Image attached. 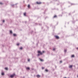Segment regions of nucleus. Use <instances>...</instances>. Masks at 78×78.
<instances>
[{"mask_svg":"<svg viewBox=\"0 0 78 78\" xmlns=\"http://www.w3.org/2000/svg\"><path fill=\"white\" fill-rule=\"evenodd\" d=\"M55 37L56 39H59V37L58 36H55Z\"/></svg>","mask_w":78,"mask_h":78,"instance_id":"nucleus-5","label":"nucleus"},{"mask_svg":"<svg viewBox=\"0 0 78 78\" xmlns=\"http://www.w3.org/2000/svg\"><path fill=\"white\" fill-rule=\"evenodd\" d=\"M26 69H27V70H29V69H30V68H29V67L27 68H26Z\"/></svg>","mask_w":78,"mask_h":78,"instance_id":"nucleus-16","label":"nucleus"},{"mask_svg":"<svg viewBox=\"0 0 78 78\" xmlns=\"http://www.w3.org/2000/svg\"><path fill=\"white\" fill-rule=\"evenodd\" d=\"M42 69H44V67H42Z\"/></svg>","mask_w":78,"mask_h":78,"instance_id":"nucleus-28","label":"nucleus"},{"mask_svg":"<svg viewBox=\"0 0 78 78\" xmlns=\"http://www.w3.org/2000/svg\"><path fill=\"white\" fill-rule=\"evenodd\" d=\"M71 14L70 13H69V15H70Z\"/></svg>","mask_w":78,"mask_h":78,"instance_id":"nucleus-31","label":"nucleus"},{"mask_svg":"<svg viewBox=\"0 0 78 78\" xmlns=\"http://www.w3.org/2000/svg\"><path fill=\"white\" fill-rule=\"evenodd\" d=\"M14 76V74L10 76V77L11 78H13Z\"/></svg>","mask_w":78,"mask_h":78,"instance_id":"nucleus-4","label":"nucleus"},{"mask_svg":"<svg viewBox=\"0 0 78 78\" xmlns=\"http://www.w3.org/2000/svg\"><path fill=\"white\" fill-rule=\"evenodd\" d=\"M23 48L22 47H21L20 48V50H22Z\"/></svg>","mask_w":78,"mask_h":78,"instance_id":"nucleus-19","label":"nucleus"},{"mask_svg":"<svg viewBox=\"0 0 78 78\" xmlns=\"http://www.w3.org/2000/svg\"><path fill=\"white\" fill-rule=\"evenodd\" d=\"M0 5H3V3L2 2H0Z\"/></svg>","mask_w":78,"mask_h":78,"instance_id":"nucleus-12","label":"nucleus"},{"mask_svg":"<svg viewBox=\"0 0 78 78\" xmlns=\"http://www.w3.org/2000/svg\"><path fill=\"white\" fill-rule=\"evenodd\" d=\"M45 71L46 72H48V69H45Z\"/></svg>","mask_w":78,"mask_h":78,"instance_id":"nucleus-20","label":"nucleus"},{"mask_svg":"<svg viewBox=\"0 0 78 78\" xmlns=\"http://www.w3.org/2000/svg\"><path fill=\"white\" fill-rule=\"evenodd\" d=\"M5 20H3L2 21L3 22V23L5 22Z\"/></svg>","mask_w":78,"mask_h":78,"instance_id":"nucleus-24","label":"nucleus"},{"mask_svg":"<svg viewBox=\"0 0 78 78\" xmlns=\"http://www.w3.org/2000/svg\"><path fill=\"white\" fill-rule=\"evenodd\" d=\"M30 61V59H28V61L29 62V61Z\"/></svg>","mask_w":78,"mask_h":78,"instance_id":"nucleus-23","label":"nucleus"},{"mask_svg":"<svg viewBox=\"0 0 78 78\" xmlns=\"http://www.w3.org/2000/svg\"><path fill=\"white\" fill-rule=\"evenodd\" d=\"M47 19H48V17H46V18H45V19H47Z\"/></svg>","mask_w":78,"mask_h":78,"instance_id":"nucleus-25","label":"nucleus"},{"mask_svg":"<svg viewBox=\"0 0 78 78\" xmlns=\"http://www.w3.org/2000/svg\"><path fill=\"white\" fill-rule=\"evenodd\" d=\"M74 57H75V55H71V58H74Z\"/></svg>","mask_w":78,"mask_h":78,"instance_id":"nucleus-11","label":"nucleus"},{"mask_svg":"<svg viewBox=\"0 0 78 78\" xmlns=\"http://www.w3.org/2000/svg\"><path fill=\"white\" fill-rule=\"evenodd\" d=\"M38 53H40V55H42V52H41L40 51H38Z\"/></svg>","mask_w":78,"mask_h":78,"instance_id":"nucleus-3","label":"nucleus"},{"mask_svg":"<svg viewBox=\"0 0 78 78\" xmlns=\"http://www.w3.org/2000/svg\"><path fill=\"white\" fill-rule=\"evenodd\" d=\"M62 62V61H60V62L61 63V62Z\"/></svg>","mask_w":78,"mask_h":78,"instance_id":"nucleus-27","label":"nucleus"},{"mask_svg":"<svg viewBox=\"0 0 78 78\" xmlns=\"http://www.w3.org/2000/svg\"><path fill=\"white\" fill-rule=\"evenodd\" d=\"M2 75H4V73H2Z\"/></svg>","mask_w":78,"mask_h":78,"instance_id":"nucleus-17","label":"nucleus"},{"mask_svg":"<svg viewBox=\"0 0 78 78\" xmlns=\"http://www.w3.org/2000/svg\"><path fill=\"white\" fill-rule=\"evenodd\" d=\"M27 7L28 8H30V4H29Z\"/></svg>","mask_w":78,"mask_h":78,"instance_id":"nucleus-9","label":"nucleus"},{"mask_svg":"<svg viewBox=\"0 0 78 78\" xmlns=\"http://www.w3.org/2000/svg\"><path fill=\"white\" fill-rule=\"evenodd\" d=\"M77 49L78 50V48H77Z\"/></svg>","mask_w":78,"mask_h":78,"instance_id":"nucleus-32","label":"nucleus"},{"mask_svg":"<svg viewBox=\"0 0 78 78\" xmlns=\"http://www.w3.org/2000/svg\"><path fill=\"white\" fill-rule=\"evenodd\" d=\"M5 70H8V68H5Z\"/></svg>","mask_w":78,"mask_h":78,"instance_id":"nucleus-22","label":"nucleus"},{"mask_svg":"<svg viewBox=\"0 0 78 78\" xmlns=\"http://www.w3.org/2000/svg\"><path fill=\"white\" fill-rule=\"evenodd\" d=\"M72 67H73V66L72 65H70L69 66V68H72Z\"/></svg>","mask_w":78,"mask_h":78,"instance_id":"nucleus-7","label":"nucleus"},{"mask_svg":"<svg viewBox=\"0 0 78 78\" xmlns=\"http://www.w3.org/2000/svg\"><path fill=\"white\" fill-rule=\"evenodd\" d=\"M24 16H27V13H26V12L24 13Z\"/></svg>","mask_w":78,"mask_h":78,"instance_id":"nucleus-6","label":"nucleus"},{"mask_svg":"<svg viewBox=\"0 0 78 78\" xmlns=\"http://www.w3.org/2000/svg\"><path fill=\"white\" fill-rule=\"evenodd\" d=\"M73 23H74V22H73Z\"/></svg>","mask_w":78,"mask_h":78,"instance_id":"nucleus-34","label":"nucleus"},{"mask_svg":"<svg viewBox=\"0 0 78 78\" xmlns=\"http://www.w3.org/2000/svg\"><path fill=\"white\" fill-rule=\"evenodd\" d=\"M37 4V5H40V4H42V2H36Z\"/></svg>","mask_w":78,"mask_h":78,"instance_id":"nucleus-2","label":"nucleus"},{"mask_svg":"<svg viewBox=\"0 0 78 78\" xmlns=\"http://www.w3.org/2000/svg\"><path fill=\"white\" fill-rule=\"evenodd\" d=\"M55 48H54L53 49V50L54 51H55Z\"/></svg>","mask_w":78,"mask_h":78,"instance_id":"nucleus-21","label":"nucleus"},{"mask_svg":"<svg viewBox=\"0 0 78 78\" xmlns=\"http://www.w3.org/2000/svg\"><path fill=\"white\" fill-rule=\"evenodd\" d=\"M10 33H11V34H12V30H10Z\"/></svg>","mask_w":78,"mask_h":78,"instance_id":"nucleus-13","label":"nucleus"},{"mask_svg":"<svg viewBox=\"0 0 78 78\" xmlns=\"http://www.w3.org/2000/svg\"><path fill=\"white\" fill-rule=\"evenodd\" d=\"M18 4V3H16L15 4H13V5H11V6H12V8H14V6L15 5H17Z\"/></svg>","mask_w":78,"mask_h":78,"instance_id":"nucleus-1","label":"nucleus"},{"mask_svg":"<svg viewBox=\"0 0 78 78\" xmlns=\"http://www.w3.org/2000/svg\"><path fill=\"white\" fill-rule=\"evenodd\" d=\"M67 51V50L66 49L64 50V52L65 53H66V52Z\"/></svg>","mask_w":78,"mask_h":78,"instance_id":"nucleus-15","label":"nucleus"},{"mask_svg":"<svg viewBox=\"0 0 78 78\" xmlns=\"http://www.w3.org/2000/svg\"><path fill=\"white\" fill-rule=\"evenodd\" d=\"M39 55H40V54H38L37 55L38 56H39Z\"/></svg>","mask_w":78,"mask_h":78,"instance_id":"nucleus-29","label":"nucleus"},{"mask_svg":"<svg viewBox=\"0 0 78 78\" xmlns=\"http://www.w3.org/2000/svg\"><path fill=\"white\" fill-rule=\"evenodd\" d=\"M19 45V43H18L17 44V45Z\"/></svg>","mask_w":78,"mask_h":78,"instance_id":"nucleus-26","label":"nucleus"},{"mask_svg":"<svg viewBox=\"0 0 78 78\" xmlns=\"http://www.w3.org/2000/svg\"><path fill=\"white\" fill-rule=\"evenodd\" d=\"M57 17V16L55 15L54 17H53V18H56Z\"/></svg>","mask_w":78,"mask_h":78,"instance_id":"nucleus-10","label":"nucleus"},{"mask_svg":"<svg viewBox=\"0 0 78 78\" xmlns=\"http://www.w3.org/2000/svg\"><path fill=\"white\" fill-rule=\"evenodd\" d=\"M43 53H44V52H45V51H43L42 52Z\"/></svg>","mask_w":78,"mask_h":78,"instance_id":"nucleus-30","label":"nucleus"},{"mask_svg":"<svg viewBox=\"0 0 78 78\" xmlns=\"http://www.w3.org/2000/svg\"><path fill=\"white\" fill-rule=\"evenodd\" d=\"M39 59L41 61H44V60L42 59H41V58H39Z\"/></svg>","mask_w":78,"mask_h":78,"instance_id":"nucleus-8","label":"nucleus"},{"mask_svg":"<svg viewBox=\"0 0 78 78\" xmlns=\"http://www.w3.org/2000/svg\"><path fill=\"white\" fill-rule=\"evenodd\" d=\"M66 78V77H65V78Z\"/></svg>","mask_w":78,"mask_h":78,"instance_id":"nucleus-33","label":"nucleus"},{"mask_svg":"<svg viewBox=\"0 0 78 78\" xmlns=\"http://www.w3.org/2000/svg\"><path fill=\"white\" fill-rule=\"evenodd\" d=\"M37 77H38V76H39V77H40V76H41L39 75H37Z\"/></svg>","mask_w":78,"mask_h":78,"instance_id":"nucleus-18","label":"nucleus"},{"mask_svg":"<svg viewBox=\"0 0 78 78\" xmlns=\"http://www.w3.org/2000/svg\"><path fill=\"white\" fill-rule=\"evenodd\" d=\"M13 35L14 36H17V35L16 34H13Z\"/></svg>","mask_w":78,"mask_h":78,"instance_id":"nucleus-14","label":"nucleus"}]
</instances>
